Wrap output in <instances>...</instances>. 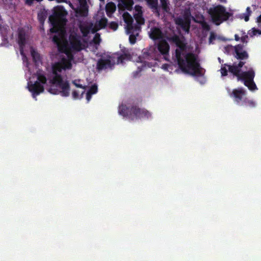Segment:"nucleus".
Listing matches in <instances>:
<instances>
[{
	"label": "nucleus",
	"instance_id": "nucleus-2",
	"mask_svg": "<svg viewBox=\"0 0 261 261\" xmlns=\"http://www.w3.org/2000/svg\"><path fill=\"white\" fill-rule=\"evenodd\" d=\"M71 67L70 63H68V67H66L62 63H55L52 67L53 74L54 76L50 80V83L55 85L57 87L61 88L62 91H59L56 88L53 87L48 89V92L50 93L54 94H57L61 93L63 96H68L69 94L70 87L68 81H64L62 75L59 74L61 72L63 69L70 68Z\"/></svg>",
	"mask_w": 261,
	"mask_h": 261
},
{
	"label": "nucleus",
	"instance_id": "nucleus-36",
	"mask_svg": "<svg viewBox=\"0 0 261 261\" xmlns=\"http://www.w3.org/2000/svg\"><path fill=\"white\" fill-rule=\"evenodd\" d=\"M36 81H39V82L41 84H45L46 82V77L41 74H39L37 76V80Z\"/></svg>",
	"mask_w": 261,
	"mask_h": 261
},
{
	"label": "nucleus",
	"instance_id": "nucleus-6",
	"mask_svg": "<svg viewBox=\"0 0 261 261\" xmlns=\"http://www.w3.org/2000/svg\"><path fill=\"white\" fill-rule=\"evenodd\" d=\"M81 37L76 33L70 34L69 41L71 48L74 50L80 51L82 49Z\"/></svg>",
	"mask_w": 261,
	"mask_h": 261
},
{
	"label": "nucleus",
	"instance_id": "nucleus-37",
	"mask_svg": "<svg viewBox=\"0 0 261 261\" xmlns=\"http://www.w3.org/2000/svg\"><path fill=\"white\" fill-rule=\"evenodd\" d=\"M89 26H91V29L90 32L92 33H96L97 32H98L99 30H100L101 29L99 28V27L96 25L95 23L93 25L92 23H91Z\"/></svg>",
	"mask_w": 261,
	"mask_h": 261
},
{
	"label": "nucleus",
	"instance_id": "nucleus-21",
	"mask_svg": "<svg viewBox=\"0 0 261 261\" xmlns=\"http://www.w3.org/2000/svg\"><path fill=\"white\" fill-rule=\"evenodd\" d=\"M228 71L234 76H236L237 79H239L242 72L241 69L237 66V63H234L233 65H229Z\"/></svg>",
	"mask_w": 261,
	"mask_h": 261
},
{
	"label": "nucleus",
	"instance_id": "nucleus-17",
	"mask_svg": "<svg viewBox=\"0 0 261 261\" xmlns=\"http://www.w3.org/2000/svg\"><path fill=\"white\" fill-rule=\"evenodd\" d=\"M149 37L153 40H159L163 38V33L160 28L154 27L150 29Z\"/></svg>",
	"mask_w": 261,
	"mask_h": 261
},
{
	"label": "nucleus",
	"instance_id": "nucleus-50",
	"mask_svg": "<svg viewBox=\"0 0 261 261\" xmlns=\"http://www.w3.org/2000/svg\"><path fill=\"white\" fill-rule=\"evenodd\" d=\"M249 16L250 15L246 14L245 15V18H244V19H245V21L246 22H248L249 20Z\"/></svg>",
	"mask_w": 261,
	"mask_h": 261
},
{
	"label": "nucleus",
	"instance_id": "nucleus-38",
	"mask_svg": "<svg viewBox=\"0 0 261 261\" xmlns=\"http://www.w3.org/2000/svg\"><path fill=\"white\" fill-rule=\"evenodd\" d=\"M250 36L252 37L257 34L260 35L261 34V30L255 28L252 29L251 32L249 33Z\"/></svg>",
	"mask_w": 261,
	"mask_h": 261
},
{
	"label": "nucleus",
	"instance_id": "nucleus-1",
	"mask_svg": "<svg viewBox=\"0 0 261 261\" xmlns=\"http://www.w3.org/2000/svg\"><path fill=\"white\" fill-rule=\"evenodd\" d=\"M171 40L177 46L172 58L177 63L181 71L193 76H202L203 69L199 62L198 56L192 53H187L186 44L180 40L177 35L171 38Z\"/></svg>",
	"mask_w": 261,
	"mask_h": 261
},
{
	"label": "nucleus",
	"instance_id": "nucleus-9",
	"mask_svg": "<svg viewBox=\"0 0 261 261\" xmlns=\"http://www.w3.org/2000/svg\"><path fill=\"white\" fill-rule=\"evenodd\" d=\"M243 45H241V44H238L234 46V56L238 60H246L249 58L248 53L247 51L243 50Z\"/></svg>",
	"mask_w": 261,
	"mask_h": 261
},
{
	"label": "nucleus",
	"instance_id": "nucleus-51",
	"mask_svg": "<svg viewBox=\"0 0 261 261\" xmlns=\"http://www.w3.org/2000/svg\"><path fill=\"white\" fill-rule=\"evenodd\" d=\"M110 27L111 29L114 31V21H111L110 24Z\"/></svg>",
	"mask_w": 261,
	"mask_h": 261
},
{
	"label": "nucleus",
	"instance_id": "nucleus-26",
	"mask_svg": "<svg viewBox=\"0 0 261 261\" xmlns=\"http://www.w3.org/2000/svg\"><path fill=\"white\" fill-rule=\"evenodd\" d=\"M79 28L83 36L87 37L90 32L91 26L81 25Z\"/></svg>",
	"mask_w": 261,
	"mask_h": 261
},
{
	"label": "nucleus",
	"instance_id": "nucleus-56",
	"mask_svg": "<svg viewBox=\"0 0 261 261\" xmlns=\"http://www.w3.org/2000/svg\"><path fill=\"white\" fill-rule=\"evenodd\" d=\"M48 1H54V0H48ZM56 1L58 3H61V2H63L65 1L64 0H56Z\"/></svg>",
	"mask_w": 261,
	"mask_h": 261
},
{
	"label": "nucleus",
	"instance_id": "nucleus-59",
	"mask_svg": "<svg viewBox=\"0 0 261 261\" xmlns=\"http://www.w3.org/2000/svg\"><path fill=\"white\" fill-rule=\"evenodd\" d=\"M100 1H101V2H103V1H104V0H100Z\"/></svg>",
	"mask_w": 261,
	"mask_h": 261
},
{
	"label": "nucleus",
	"instance_id": "nucleus-18",
	"mask_svg": "<svg viewBox=\"0 0 261 261\" xmlns=\"http://www.w3.org/2000/svg\"><path fill=\"white\" fill-rule=\"evenodd\" d=\"M115 55H117V64H123L125 61H130L132 58V56L128 53L127 50L125 49L122 54L119 55L118 54L115 53Z\"/></svg>",
	"mask_w": 261,
	"mask_h": 261
},
{
	"label": "nucleus",
	"instance_id": "nucleus-23",
	"mask_svg": "<svg viewBox=\"0 0 261 261\" xmlns=\"http://www.w3.org/2000/svg\"><path fill=\"white\" fill-rule=\"evenodd\" d=\"M106 14L108 17H111L114 12V3L111 2L106 5L105 8Z\"/></svg>",
	"mask_w": 261,
	"mask_h": 261
},
{
	"label": "nucleus",
	"instance_id": "nucleus-31",
	"mask_svg": "<svg viewBox=\"0 0 261 261\" xmlns=\"http://www.w3.org/2000/svg\"><path fill=\"white\" fill-rule=\"evenodd\" d=\"M31 56L33 58V62L35 63H37L40 61V56L38 52L35 50H31Z\"/></svg>",
	"mask_w": 261,
	"mask_h": 261
},
{
	"label": "nucleus",
	"instance_id": "nucleus-7",
	"mask_svg": "<svg viewBox=\"0 0 261 261\" xmlns=\"http://www.w3.org/2000/svg\"><path fill=\"white\" fill-rule=\"evenodd\" d=\"M113 64L112 63L110 56L105 57L102 56L99 58L97 63V69L100 71L107 69H112Z\"/></svg>",
	"mask_w": 261,
	"mask_h": 261
},
{
	"label": "nucleus",
	"instance_id": "nucleus-48",
	"mask_svg": "<svg viewBox=\"0 0 261 261\" xmlns=\"http://www.w3.org/2000/svg\"><path fill=\"white\" fill-rule=\"evenodd\" d=\"M72 96L74 99H77L79 97V93L77 91H74L72 92Z\"/></svg>",
	"mask_w": 261,
	"mask_h": 261
},
{
	"label": "nucleus",
	"instance_id": "nucleus-24",
	"mask_svg": "<svg viewBox=\"0 0 261 261\" xmlns=\"http://www.w3.org/2000/svg\"><path fill=\"white\" fill-rule=\"evenodd\" d=\"M63 36L64 32L63 31H61V33L54 36L53 38V42L57 46H60L63 41Z\"/></svg>",
	"mask_w": 261,
	"mask_h": 261
},
{
	"label": "nucleus",
	"instance_id": "nucleus-16",
	"mask_svg": "<svg viewBox=\"0 0 261 261\" xmlns=\"http://www.w3.org/2000/svg\"><path fill=\"white\" fill-rule=\"evenodd\" d=\"M123 17L124 22L126 23V30H130L134 29L136 27H140L137 24H133V19L130 15L127 12H125L123 14Z\"/></svg>",
	"mask_w": 261,
	"mask_h": 261
},
{
	"label": "nucleus",
	"instance_id": "nucleus-34",
	"mask_svg": "<svg viewBox=\"0 0 261 261\" xmlns=\"http://www.w3.org/2000/svg\"><path fill=\"white\" fill-rule=\"evenodd\" d=\"M53 27L50 29L49 31L51 33H57L60 31L61 28L63 27L61 24H57L56 25H54V24H51Z\"/></svg>",
	"mask_w": 261,
	"mask_h": 261
},
{
	"label": "nucleus",
	"instance_id": "nucleus-3",
	"mask_svg": "<svg viewBox=\"0 0 261 261\" xmlns=\"http://www.w3.org/2000/svg\"><path fill=\"white\" fill-rule=\"evenodd\" d=\"M118 113L120 115L123 116L131 120L143 118H148L151 116L147 110L141 109L136 105L127 106L122 104L119 106Z\"/></svg>",
	"mask_w": 261,
	"mask_h": 261
},
{
	"label": "nucleus",
	"instance_id": "nucleus-10",
	"mask_svg": "<svg viewBox=\"0 0 261 261\" xmlns=\"http://www.w3.org/2000/svg\"><path fill=\"white\" fill-rule=\"evenodd\" d=\"M29 90L32 93L34 97L44 91V87L39 81H36L33 84H29Z\"/></svg>",
	"mask_w": 261,
	"mask_h": 261
},
{
	"label": "nucleus",
	"instance_id": "nucleus-52",
	"mask_svg": "<svg viewBox=\"0 0 261 261\" xmlns=\"http://www.w3.org/2000/svg\"><path fill=\"white\" fill-rule=\"evenodd\" d=\"M234 38H235V40L237 41H239V40H241V38L239 36V35L238 34H235Z\"/></svg>",
	"mask_w": 261,
	"mask_h": 261
},
{
	"label": "nucleus",
	"instance_id": "nucleus-57",
	"mask_svg": "<svg viewBox=\"0 0 261 261\" xmlns=\"http://www.w3.org/2000/svg\"><path fill=\"white\" fill-rule=\"evenodd\" d=\"M117 28H118V24H117V23L115 22V31L117 30Z\"/></svg>",
	"mask_w": 261,
	"mask_h": 261
},
{
	"label": "nucleus",
	"instance_id": "nucleus-14",
	"mask_svg": "<svg viewBox=\"0 0 261 261\" xmlns=\"http://www.w3.org/2000/svg\"><path fill=\"white\" fill-rule=\"evenodd\" d=\"M141 31V27H136L130 30H126V33L129 34V42L130 44H134L136 42L137 36Z\"/></svg>",
	"mask_w": 261,
	"mask_h": 261
},
{
	"label": "nucleus",
	"instance_id": "nucleus-49",
	"mask_svg": "<svg viewBox=\"0 0 261 261\" xmlns=\"http://www.w3.org/2000/svg\"><path fill=\"white\" fill-rule=\"evenodd\" d=\"M80 5H88L87 0H79Z\"/></svg>",
	"mask_w": 261,
	"mask_h": 261
},
{
	"label": "nucleus",
	"instance_id": "nucleus-11",
	"mask_svg": "<svg viewBox=\"0 0 261 261\" xmlns=\"http://www.w3.org/2000/svg\"><path fill=\"white\" fill-rule=\"evenodd\" d=\"M157 48H158V51L164 56L165 60L168 61L169 44L165 40L161 41L157 45Z\"/></svg>",
	"mask_w": 261,
	"mask_h": 261
},
{
	"label": "nucleus",
	"instance_id": "nucleus-27",
	"mask_svg": "<svg viewBox=\"0 0 261 261\" xmlns=\"http://www.w3.org/2000/svg\"><path fill=\"white\" fill-rule=\"evenodd\" d=\"M244 85L247 86L250 91H254L257 89L253 80L252 81H246Z\"/></svg>",
	"mask_w": 261,
	"mask_h": 261
},
{
	"label": "nucleus",
	"instance_id": "nucleus-20",
	"mask_svg": "<svg viewBox=\"0 0 261 261\" xmlns=\"http://www.w3.org/2000/svg\"><path fill=\"white\" fill-rule=\"evenodd\" d=\"M89 7L88 5H80L76 10V14L80 17H87L88 14Z\"/></svg>",
	"mask_w": 261,
	"mask_h": 261
},
{
	"label": "nucleus",
	"instance_id": "nucleus-53",
	"mask_svg": "<svg viewBox=\"0 0 261 261\" xmlns=\"http://www.w3.org/2000/svg\"><path fill=\"white\" fill-rule=\"evenodd\" d=\"M140 72V70L137 71L136 72H134V77H137L138 73Z\"/></svg>",
	"mask_w": 261,
	"mask_h": 261
},
{
	"label": "nucleus",
	"instance_id": "nucleus-39",
	"mask_svg": "<svg viewBox=\"0 0 261 261\" xmlns=\"http://www.w3.org/2000/svg\"><path fill=\"white\" fill-rule=\"evenodd\" d=\"M181 27L187 32H189L190 29V21H185V23L181 24Z\"/></svg>",
	"mask_w": 261,
	"mask_h": 261
},
{
	"label": "nucleus",
	"instance_id": "nucleus-32",
	"mask_svg": "<svg viewBox=\"0 0 261 261\" xmlns=\"http://www.w3.org/2000/svg\"><path fill=\"white\" fill-rule=\"evenodd\" d=\"M107 19L105 17H103L96 22V24L99 27V28L102 29L107 25Z\"/></svg>",
	"mask_w": 261,
	"mask_h": 261
},
{
	"label": "nucleus",
	"instance_id": "nucleus-4",
	"mask_svg": "<svg viewBox=\"0 0 261 261\" xmlns=\"http://www.w3.org/2000/svg\"><path fill=\"white\" fill-rule=\"evenodd\" d=\"M208 13L210 14L213 22L216 25H219L224 21H226L230 17L229 12L226 11L224 7L218 5L214 8H210Z\"/></svg>",
	"mask_w": 261,
	"mask_h": 261
},
{
	"label": "nucleus",
	"instance_id": "nucleus-19",
	"mask_svg": "<svg viewBox=\"0 0 261 261\" xmlns=\"http://www.w3.org/2000/svg\"><path fill=\"white\" fill-rule=\"evenodd\" d=\"M134 4L133 0H120L118 5V9L131 10Z\"/></svg>",
	"mask_w": 261,
	"mask_h": 261
},
{
	"label": "nucleus",
	"instance_id": "nucleus-44",
	"mask_svg": "<svg viewBox=\"0 0 261 261\" xmlns=\"http://www.w3.org/2000/svg\"><path fill=\"white\" fill-rule=\"evenodd\" d=\"M135 10L136 11V13H143L142 10V7L140 6H136Z\"/></svg>",
	"mask_w": 261,
	"mask_h": 261
},
{
	"label": "nucleus",
	"instance_id": "nucleus-54",
	"mask_svg": "<svg viewBox=\"0 0 261 261\" xmlns=\"http://www.w3.org/2000/svg\"><path fill=\"white\" fill-rule=\"evenodd\" d=\"M246 10H247V14L250 15V14L251 13V10L250 7H248L247 8Z\"/></svg>",
	"mask_w": 261,
	"mask_h": 261
},
{
	"label": "nucleus",
	"instance_id": "nucleus-35",
	"mask_svg": "<svg viewBox=\"0 0 261 261\" xmlns=\"http://www.w3.org/2000/svg\"><path fill=\"white\" fill-rule=\"evenodd\" d=\"M101 42V38L100 34L96 33L93 39V42L95 44H99Z\"/></svg>",
	"mask_w": 261,
	"mask_h": 261
},
{
	"label": "nucleus",
	"instance_id": "nucleus-47",
	"mask_svg": "<svg viewBox=\"0 0 261 261\" xmlns=\"http://www.w3.org/2000/svg\"><path fill=\"white\" fill-rule=\"evenodd\" d=\"M73 83L74 84V85L77 87V88H82V89H85V86H83L81 84H77L76 82V81H74L73 82Z\"/></svg>",
	"mask_w": 261,
	"mask_h": 261
},
{
	"label": "nucleus",
	"instance_id": "nucleus-30",
	"mask_svg": "<svg viewBox=\"0 0 261 261\" xmlns=\"http://www.w3.org/2000/svg\"><path fill=\"white\" fill-rule=\"evenodd\" d=\"M47 16V14L44 11H42L38 13V19L40 23L42 25L43 24Z\"/></svg>",
	"mask_w": 261,
	"mask_h": 261
},
{
	"label": "nucleus",
	"instance_id": "nucleus-22",
	"mask_svg": "<svg viewBox=\"0 0 261 261\" xmlns=\"http://www.w3.org/2000/svg\"><path fill=\"white\" fill-rule=\"evenodd\" d=\"M98 92V86L96 84H94L91 86L89 90L88 91L86 94V99L89 102L92 97V95L97 93Z\"/></svg>",
	"mask_w": 261,
	"mask_h": 261
},
{
	"label": "nucleus",
	"instance_id": "nucleus-13",
	"mask_svg": "<svg viewBox=\"0 0 261 261\" xmlns=\"http://www.w3.org/2000/svg\"><path fill=\"white\" fill-rule=\"evenodd\" d=\"M149 9L157 16H160V7L159 6V0H145Z\"/></svg>",
	"mask_w": 261,
	"mask_h": 261
},
{
	"label": "nucleus",
	"instance_id": "nucleus-46",
	"mask_svg": "<svg viewBox=\"0 0 261 261\" xmlns=\"http://www.w3.org/2000/svg\"><path fill=\"white\" fill-rule=\"evenodd\" d=\"M185 20L181 18H179L176 21V23L179 25H181V24H183L184 23H185Z\"/></svg>",
	"mask_w": 261,
	"mask_h": 261
},
{
	"label": "nucleus",
	"instance_id": "nucleus-43",
	"mask_svg": "<svg viewBox=\"0 0 261 261\" xmlns=\"http://www.w3.org/2000/svg\"><path fill=\"white\" fill-rule=\"evenodd\" d=\"M42 0H25V3L29 6H31L34 1H37V2H40Z\"/></svg>",
	"mask_w": 261,
	"mask_h": 261
},
{
	"label": "nucleus",
	"instance_id": "nucleus-29",
	"mask_svg": "<svg viewBox=\"0 0 261 261\" xmlns=\"http://www.w3.org/2000/svg\"><path fill=\"white\" fill-rule=\"evenodd\" d=\"M160 9H162L164 12H168L170 8L169 7V3L167 0H160Z\"/></svg>",
	"mask_w": 261,
	"mask_h": 261
},
{
	"label": "nucleus",
	"instance_id": "nucleus-12",
	"mask_svg": "<svg viewBox=\"0 0 261 261\" xmlns=\"http://www.w3.org/2000/svg\"><path fill=\"white\" fill-rule=\"evenodd\" d=\"M254 76V71L253 68H250L248 71H242L238 81H243L244 83L246 81L253 80Z\"/></svg>",
	"mask_w": 261,
	"mask_h": 261
},
{
	"label": "nucleus",
	"instance_id": "nucleus-8",
	"mask_svg": "<svg viewBox=\"0 0 261 261\" xmlns=\"http://www.w3.org/2000/svg\"><path fill=\"white\" fill-rule=\"evenodd\" d=\"M246 94V91L243 88L240 87L238 89H233V91L229 93V95L231 97L234 98L235 102L238 105H239L244 99L243 97L245 96Z\"/></svg>",
	"mask_w": 261,
	"mask_h": 261
},
{
	"label": "nucleus",
	"instance_id": "nucleus-58",
	"mask_svg": "<svg viewBox=\"0 0 261 261\" xmlns=\"http://www.w3.org/2000/svg\"><path fill=\"white\" fill-rule=\"evenodd\" d=\"M115 10H116V6H115Z\"/></svg>",
	"mask_w": 261,
	"mask_h": 261
},
{
	"label": "nucleus",
	"instance_id": "nucleus-28",
	"mask_svg": "<svg viewBox=\"0 0 261 261\" xmlns=\"http://www.w3.org/2000/svg\"><path fill=\"white\" fill-rule=\"evenodd\" d=\"M241 105L245 106H249L251 108H254L255 107V103L252 100H250L247 97H245L242 100Z\"/></svg>",
	"mask_w": 261,
	"mask_h": 261
},
{
	"label": "nucleus",
	"instance_id": "nucleus-42",
	"mask_svg": "<svg viewBox=\"0 0 261 261\" xmlns=\"http://www.w3.org/2000/svg\"><path fill=\"white\" fill-rule=\"evenodd\" d=\"M248 38V36L247 35H245L244 36H242L241 37V41L243 43H245L246 44H247L248 43V41H247Z\"/></svg>",
	"mask_w": 261,
	"mask_h": 261
},
{
	"label": "nucleus",
	"instance_id": "nucleus-5",
	"mask_svg": "<svg viewBox=\"0 0 261 261\" xmlns=\"http://www.w3.org/2000/svg\"><path fill=\"white\" fill-rule=\"evenodd\" d=\"M67 14V12L63 6H57L54 8L53 14L49 16V21L54 25L61 24L64 26L67 21L66 18Z\"/></svg>",
	"mask_w": 261,
	"mask_h": 261
},
{
	"label": "nucleus",
	"instance_id": "nucleus-25",
	"mask_svg": "<svg viewBox=\"0 0 261 261\" xmlns=\"http://www.w3.org/2000/svg\"><path fill=\"white\" fill-rule=\"evenodd\" d=\"M134 18H135L137 24V25L140 27L141 25L144 23V19L143 17V13L134 14Z\"/></svg>",
	"mask_w": 261,
	"mask_h": 261
},
{
	"label": "nucleus",
	"instance_id": "nucleus-33",
	"mask_svg": "<svg viewBox=\"0 0 261 261\" xmlns=\"http://www.w3.org/2000/svg\"><path fill=\"white\" fill-rule=\"evenodd\" d=\"M228 66L229 65H227V64H224L222 65L221 68L220 69L222 76H225L227 75Z\"/></svg>",
	"mask_w": 261,
	"mask_h": 261
},
{
	"label": "nucleus",
	"instance_id": "nucleus-45",
	"mask_svg": "<svg viewBox=\"0 0 261 261\" xmlns=\"http://www.w3.org/2000/svg\"><path fill=\"white\" fill-rule=\"evenodd\" d=\"M245 64V62L242 61V60H240V61L237 64V66L239 67L240 69H241V68Z\"/></svg>",
	"mask_w": 261,
	"mask_h": 261
},
{
	"label": "nucleus",
	"instance_id": "nucleus-40",
	"mask_svg": "<svg viewBox=\"0 0 261 261\" xmlns=\"http://www.w3.org/2000/svg\"><path fill=\"white\" fill-rule=\"evenodd\" d=\"M202 29L206 31H209L211 29L210 25L205 21H203L201 23Z\"/></svg>",
	"mask_w": 261,
	"mask_h": 261
},
{
	"label": "nucleus",
	"instance_id": "nucleus-41",
	"mask_svg": "<svg viewBox=\"0 0 261 261\" xmlns=\"http://www.w3.org/2000/svg\"><path fill=\"white\" fill-rule=\"evenodd\" d=\"M216 37V36L215 33L211 32L210 34V38H209L210 44L212 43L213 41L215 40Z\"/></svg>",
	"mask_w": 261,
	"mask_h": 261
},
{
	"label": "nucleus",
	"instance_id": "nucleus-55",
	"mask_svg": "<svg viewBox=\"0 0 261 261\" xmlns=\"http://www.w3.org/2000/svg\"><path fill=\"white\" fill-rule=\"evenodd\" d=\"M257 22L261 23V15L257 18Z\"/></svg>",
	"mask_w": 261,
	"mask_h": 261
},
{
	"label": "nucleus",
	"instance_id": "nucleus-15",
	"mask_svg": "<svg viewBox=\"0 0 261 261\" xmlns=\"http://www.w3.org/2000/svg\"><path fill=\"white\" fill-rule=\"evenodd\" d=\"M18 44L19 46L20 54L22 55L23 48L26 44V34L23 30H20L18 32Z\"/></svg>",
	"mask_w": 261,
	"mask_h": 261
}]
</instances>
